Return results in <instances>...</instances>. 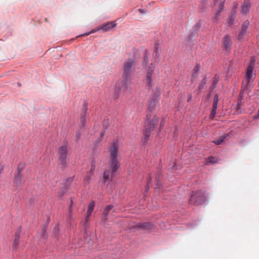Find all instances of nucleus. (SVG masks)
Here are the masks:
<instances>
[{
	"label": "nucleus",
	"instance_id": "f257e3e1",
	"mask_svg": "<svg viewBox=\"0 0 259 259\" xmlns=\"http://www.w3.org/2000/svg\"><path fill=\"white\" fill-rule=\"evenodd\" d=\"M118 143L115 142L109 148V167L104 171L103 174L104 182H106L108 180L112 179L120 166L119 162L117 159L118 154Z\"/></svg>",
	"mask_w": 259,
	"mask_h": 259
},
{
	"label": "nucleus",
	"instance_id": "f03ea898",
	"mask_svg": "<svg viewBox=\"0 0 259 259\" xmlns=\"http://www.w3.org/2000/svg\"><path fill=\"white\" fill-rule=\"evenodd\" d=\"M135 64V61L132 59H128L125 61L123 64V72L122 74V77L123 81L120 82H117L116 84L115 90V95L114 96V98L116 99L118 97V94L116 93L117 91L122 89L123 91H126L128 88V85L132 80V75L135 70L134 67Z\"/></svg>",
	"mask_w": 259,
	"mask_h": 259
},
{
	"label": "nucleus",
	"instance_id": "7ed1b4c3",
	"mask_svg": "<svg viewBox=\"0 0 259 259\" xmlns=\"http://www.w3.org/2000/svg\"><path fill=\"white\" fill-rule=\"evenodd\" d=\"M255 61V58L252 57L250 59V64L247 68L245 77L242 81V84L244 88H247L255 78V74L253 73Z\"/></svg>",
	"mask_w": 259,
	"mask_h": 259
},
{
	"label": "nucleus",
	"instance_id": "20e7f679",
	"mask_svg": "<svg viewBox=\"0 0 259 259\" xmlns=\"http://www.w3.org/2000/svg\"><path fill=\"white\" fill-rule=\"evenodd\" d=\"M204 201L203 194L199 191L193 192L189 199V203L194 205H198Z\"/></svg>",
	"mask_w": 259,
	"mask_h": 259
},
{
	"label": "nucleus",
	"instance_id": "39448f33",
	"mask_svg": "<svg viewBox=\"0 0 259 259\" xmlns=\"http://www.w3.org/2000/svg\"><path fill=\"white\" fill-rule=\"evenodd\" d=\"M138 228L142 230H151L154 228V226L151 223L145 222L142 223H139L136 225L134 226L133 227L130 228V229L137 230Z\"/></svg>",
	"mask_w": 259,
	"mask_h": 259
},
{
	"label": "nucleus",
	"instance_id": "423d86ee",
	"mask_svg": "<svg viewBox=\"0 0 259 259\" xmlns=\"http://www.w3.org/2000/svg\"><path fill=\"white\" fill-rule=\"evenodd\" d=\"M225 1V0H220V2H218V0H215L214 2V6H217V5H218V10L215 13L214 17L212 19L213 22L215 23H217L219 21L220 16V13L224 8Z\"/></svg>",
	"mask_w": 259,
	"mask_h": 259
},
{
	"label": "nucleus",
	"instance_id": "0eeeda50",
	"mask_svg": "<svg viewBox=\"0 0 259 259\" xmlns=\"http://www.w3.org/2000/svg\"><path fill=\"white\" fill-rule=\"evenodd\" d=\"M59 155V159L61 161V164L63 166L66 165V158L67 154V148L66 145L62 146L58 150Z\"/></svg>",
	"mask_w": 259,
	"mask_h": 259
},
{
	"label": "nucleus",
	"instance_id": "6e6552de",
	"mask_svg": "<svg viewBox=\"0 0 259 259\" xmlns=\"http://www.w3.org/2000/svg\"><path fill=\"white\" fill-rule=\"evenodd\" d=\"M147 118L148 120V122L149 125H147L146 127V130L145 132V135L147 138H148V137L150 136L149 132L154 128V125L158 122V118L156 117H154L152 120L150 121H149V115L147 116Z\"/></svg>",
	"mask_w": 259,
	"mask_h": 259
},
{
	"label": "nucleus",
	"instance_id": "1a4fd4ad",
	"mask_svg": "<svg viewBox=\"0 0 259 259\" xmlns=\"http://www.w3.org/2000/svg\"><path fill=\"white\" fill-rule=\"evenodd\" d=\"M153 71H154V67H150L149 68V69H148L147 73L146 78L145 79V82L146 84H147L148 85V86L149 87H151L152 86Z\"/></svg>",
	"mask_w": 259,
	"mask_h": 259
},
{
	"label": "nucleus",
	"instance_id": "9d476101",
	"mask_svg": "<svg viewBox=\"0 0 259 259\" xmlns=\"http://www.w3.org/2000/svg\"><path fill=\"white\" fill-rule=\"evenodd\" d=\"M219 101V97L218 95H215L213 101V104H212V108L211 111V113L210 114V118L211 119H213L216 114V110L217 109L218 104Z\"/></svg>",
	"mask_w": 259,
	"mask_h": 259
},
{
	"label": "nucleus",
	"instance_id": "9b49d317",
	"mask_svg": "<svg viewBox=\"0 0 259 259\" xmlns=\"http://www.w3.org/2000/svg\"><path fill=\"white\" fill-rule=\"evenodd\" d=\"M88 110L87 103L86 102H83V104L82 107V113L80 116V123L82 126L84 125L85 121V114Z\"/></svg>",
	"mask_w": 259,
	"mask_h": 259
},
{
	"label": "nucleus",
	"instance_id": "f8f14e48",
	"mask_svg": "<svg viewBox=\"0 0 259 259\" xmlns=\"http://www.w3.org/2000/svg\"><path fill=\"white\" fill-rule=\"evenodd\" d=\"M222 42L224 45V47L226 50H230L232 45V41L231 37L228 35H225L222 40Z\"/></svg>",
	"mask_w": 259,
	"mask_h": 259
},
{
	"label": "nucleus",
	"instance_id": "ddd939ff",
	"mask_svg": "<svg viewBox=\"0 0 259 259\" xmlns=\"http://www.w3.org/2000/svg\"><path fill=\"white\" fill-rule=\"evenodd\" d=\"M249 25V22L246 21H245L242 26V29L241 30L239 33V34L238 36V39H241L243 38V36L245 34H246V30L247 29V27Z\"/></svg>",
	"mask_w": 259,
	"mask_h": 259
},
{
	"label": "nucleus",
	"instance_id": "4468645a",
	"mask_svg": "<svg viewBox=\"0 0 259 259\" xmlns=\"http://www.w3.org/2000/svg\"><path fill=\"white\" fill-rule=\"evenodd\" d=\"M251 6V2L250 0H244L243 5H242L241 12L243 14H246L249 12V9Z\"/></svg>",
	"mask_w": 259,
	"mask_h": 259
},
{
	"label": "nucleus",
	"instance_id": "2eb2a0df",
	"mask_svg": "<svg viewBox=\"0 0 259 259\" xmlns=\"http://www.w3.org/2000/svg\"><path fill=\"white\" fill-rule=\"evenodd\" d=\"M115 25L116 24L113 22H108L100 26V30H102L103 32H106L114 27Z\"/></svg>",
	"mask_w": 259,
	"mask_h": 259
},
{
	"label": "nucleus",
	"instance_id": "dca6fc26",
	"mask_svg": "<svg viewBox=\"0 0 259 259\" xmlns=\"http://www.w3.org/2000/svg\"><path fill=\"white\" fill-rule=\"evenodd\" d=\"M157 102L158 101L152 100V98H150L149 100L148 109L150 111L153 110L156 108Z\"/></svg>",
	"mask_w": 259,
	"mask_h": 259
},
{
	"label": "nucleus",
	"instance_id": "f3484780",
	"mask_svg": "<svg viewBox=\"0 0 259 259\" xmlns=\"http://www.w3.org/2000/svg\"><path fill=\"white\" fill-rule=\"evenodd\" d=\"M95 206V202L94 201H92L90 203L88 208V214L86 217V221L88 219L89 217L91 215L92 212L94 210V208Z\"/></svg>",
	"mask_w": 259,
	"mask_h": 259
},
{
	"label": "nucleus",
	"instance_id": "a211bd4d",
	"mask_svg": "<svg viewBox=\"0 0 259 259\" xmlns=\"http://www.w3.org/2000/svg\"><path fill=\"white\" fill-rule=\"evenodd\" d=\"M22 175L21 174H16L14 178V183L17 186H20L22 184Z\"/></svg>",
	"mask_w": 259,
	"mask_h": 259
},
{
	"label": "nucleus",
	"instance_id": "6ab92c4d",
	"mask_svg": "<svg viewBox=\"0 0 259 259\" xmlns=\"http://www.w3.org/2000/svg\"><path fill=\"white\" fill-rule=\"evenodd\" d=\"M160 95V89L156 88V90L154 91V93L151 98H152V100H155L158 101Z\"/></svg>",
	"mask_w": 259,
	"mask_h": 259
},
{
	"label": "nucleus",
	"instance_id": "aec40b11",
	"mask_svg": "<svg viewBox=\"0 0 259 259\" xmlns=\"http://www.w3.org/2000/svg\"><path fill=\"white\" fill-rule=\"evenodd\" d=\"M113 206L111 205H108L105 209L103 216L102 217V220H106V217L108 212L112 208Z\"/></svg>",
	"mask_w": 259,
	"mask_h": 259
},
{
	"label": "nucleus",
	"instance_id": "412c9836",
	"mask_svg": "<svg viewBox=\"0 0 259 259\" xmlns=\"http://www.w3.org/2000/svg\"><path fill=\"white\" fill-rule=\"evenodd\" d=\"M226 137V135L223 136L221 137H220L219 139L213 141V142L215 143L216 145H220L224 142V140Z\"/></svg>",
	"mask_w": 259,
	"mask_h": 259
},
{
	"label": "nucleus",
	"instance_id": "4be33fe9",
	"mask_svg": "<svg viewBox=\"0 0 259 259\" xmlns=\"http://www.w3.org/2000/svg\"><path fill=\"white\" fill-rule=\"evenodd\" d=\"M149 59H148V56L147 54V51L146 50L145 52V55L144 57V60L143 62V65L146 66L148 63Z\"/></svg>",
	"mask_w": 259,
	"mask_h": 259
},
{
	"label": "nucleus",
	"instance_id": "5701e85b",
	"mask_svg": "<svg viewBox=\"0 0 259 259\" xmlns=\"http://www.w3.org/2000/svg\"><path fill=\"white\" fill-rule=\"evenodd\" d=\"M199 69H200V65L199 64H196L193 70V73L192 75V77L193 78L195 77V74H196L198 72Z\"/></svg>",
	"mask_w": 259,
	"mask_h": 259
},
{
	"label": "nucleus",
	"instance_id": "b1692460",
	"mask_svg": "<svg viewBox=\"0 0 259 259\" xmlns=\"http://www.w3.org/2000/svg\"><path fill=\"white\" fill-rule=\"evenodd\" d=\"M91 165H92V167L90 169V170L89 171V172H88V174H90L91 175H92L94 173V171L95 169V161H92V163H91Z\"/></svg>",
	"mask_w": 259,
	"mask_h": 259
},
{
	"label": "nucleus",
	"instance_id": "393cba45",
	"mask_svg": "<svg viewBox=\"0 0 259 259\" xmlns=\"http://www.w3.org/2000/svg\"><path fill=\"white\" fill-rule=\"evenodd\" d=\"M206 82V78L205 77H204L203 80L201 81L200 84H199V86L198 88L199 90H201L203 88V87H204V84H205Z\"/></svg>",
	"mask_w": 259,
	"mask_h": 259
},
{
	"label": "nucleus",
	"instance_id": "a878e982",
	"mask_svg": "<svg viewBox=\"0 0 259 259\" xmlns=\"http://www.w3.org/2000/svg\"><path fill=\"white\" fill-rule=\"evenodd\" d=\"M100 30V27H99L98 28H96V29H92L90 32H88V33H86L85 34H83L82 35H81V36H86V35H90V34H92V33H95L96 32V31H99Z\"/></svg>",
	"mask_w": 259,
	"mask_h": 259
},
{
	"label": "nucleus",
	"instance_id": "bb28decb",
	"mask_svg": "<svg viewBox=\"0 0 259 259\" xmlns=\"http://www.w3.org/2000/svg\"><path fill=\"white\" fill-rule=\"evenodd\" d=\"M24 165L23 164H20L17 166V173L21 174V171L23 169Z\"/></svg>",
	"mask_w": 259,
	"mask_h": 259
},
{
	"label": "nucleus",
	"instance_id": "cd10ccee",
	"mask_svg": "<svg viewBox=\"0 0 259 259\" xmlns=\"http://www.w3.org/2000/svg\"><path fill=\"white\" fill-rule=\"evenodd\" d=\"M217 160L215 159V158L213 157H210L208 158L207 162V163H214L217 162Z\"/></svg>",
	"mask_w": 259,
	"mask_h": 259
},
{
	"label": "nucleus",
	"instance_id": "c85d7f7f",
	"mask_svg": "<svg viewBox=\"0 0 259 259\" xmlns=\"http://www.w3.org/2000/svg\"><path fill=\"white\" fill-rule=\"evenodd\" d=\"M242 104V100H241V99H239L238 100V107H237V109L238 110H239L241 108Z\"/></svg>",
	"mask_w": 259,
	"mask_h": 259
},
{
	"label": "nucleus",
	"instance_id": "c756f323",
	"mask_svg": "<svg viewBox=\"0 0 259 259\" xmlns=\"http://www.w3.org/2000/svg\"><path fill=\"white\" fill-rule=\"evenodd\" d=\"M92 175H91L90 174H88V175L87 176H85V180L86 181V182L87 183H89V181H90V180L91 179V177Z\"/></svg>",
	"mask_w": 259,
	"mask_h": 259
},
{
	"label": "nucleus",
	"instance_id": "7c9ffc66",
	"mask_svg": "<svg viewBox=\"0 0 259 259\" xmlns=\"http://www.w3.org/2000/svg\"><path fill=\"white\" fill-rule=\"evenodd\" d=\"M19 239H18L16 238H15V240L13 242V245L14 246H16L17 245H18V244H19Z\"/></svg>",
	"mask_w": 259,
	"mask_h": 259
},
{
	"label": "nucleus",
	"instance_id": "2f4dec72",
	"mask_svg": "<svg viewBox=\"0 0 259 259\" xmlns=\"http://www.w3.org/2000/svg\"><path fill=\"white\" fill-rule=\"evenodd\" d=\"M233 19H234V18H233V16H231L230 17V18H229V20L228 23H229V24L230 25H231V24L232 23V21H233Z\"/></svg>",
	"mask_w": 259,
	"mask_h": 259
},
{
	"label": "nucleus",
	"instance_id": "473e14b6",
	"mask_svg": "<svg viewBox=\"0 0 259 259\" xmlns=\"http://www.w3.org/2000/svg\"><path fill=\"white\" fill-rule=\"evenodd\" d=\"M15 238L18 239H19L20 238V232H17L15 234Z\"/></svg>",
	"mask_w": 259,
	"mask_h": 259
},
{
	"label": "nucleus",
	"instance_id": "72a5a7b5",
	"mask_svg": "<svg viewBox=\"0 0 259 259\" xmlns=\"http://www.w3.org/2000/svg\"><path fill=\"white\" fill-rule=\"evenodd\" d=\"M75 136L76 137V139L78 140L80 138V135L79 133H77L75 135Z\"/></svg>",
	"mask_w": 259,
	"mask_h": 259
},
{
	"label": "nucleus",
	"instance_id": "f704fd0d",
	"mask_svg": "<svg viewBox=\"0 0 259 259\" xmlns=\"http://www.w3.org/2000/svg\"><path fill=\"white\" fill-rule=\"evenodd\" d=\"M105 133V130H103V131L101 132V134H100V137H101V138H102V137L104 136V135Z\"/></svg>",
	"mask_w": 259,
	"mask_h": 259
},
{
	"label": "nucleus",
	"instance_id": "c9c22d12",
	"mask_svg": "<svg viewBox=\"0 0 259 259\" xmlns=\"http://www.w3.org/2000/svg\"><path fill=\"white\" fill-rule=\"evenodd\" d=\"M139 11L141 13L145 14V12L143 9H139Z\"/></svg>",
	"mask_w": 259,
	"mask_h": 259
},
{
	"label": "nucleus",
	"instance_id": "e433bc0d",
	"mask_svg": "<svg viewBox=\"0 0 259 259\" xmlns=\"http://www.w3.org/2000/svg\"><path fill=\"white\" fill-rule=\"evenodd\" d=\"M157 186H158V188H160V185H161L159 183V182L157 181Z\"/></svg>",
	"mask_w": 259,
	"mask_h": 259
},
{
	"label": "nucleus",
	"instance_id": "4c0bfd02",
	"mask_svg": "<svg viewBox=\"0 0 259 259\" xmlns=\"http://www.w3.org/2000/svg\"><path fill=\"white\" fill-rule=\"evenodd\" d=\"M45 231H46V229H45V228H44L42 229V233L44 234L45 233Z\"/></svg>",
	"mask_w": 259,
	"mask_h": 259
},
{
	"label": "nucleus",
	"instance_id": "58836bf2",
	"mask_svg": "<svg viewBox=\"0 0 259 259\" xmlns=\"http://www.w3.org/2000/svg\"><path fill=\"white\" fill-rule=\"evenodd\" d=\"M151 179H150L148 181V184L150 183L151 182Z\"/></svg>",
	"mask_w": 259,
	"mask_h": 259
},
{
	"label": "nucleus",
	"instance_id": "ea45409f",
	"mask_svg": "<svg viewBox=\"0 0 259 259\" xmlns=\"http://www.w3.org/2000/svg\"><path fill=\"white\" fill-rule=\"evenodd\" d=\"M237 5H235V6H234V9H236V8H237Z\"/></svg>",
	"mask_w": 259,
	"mask_h": 259
},
{
	"label": "nucleus",
	"instance_id": "a19ab883",
	"mask_svg": "<svg viewBox=\"0 0 259 259\" xmlns=\"http://www.w3.org/2000/svg\"><path fill=\"white\" fill-rule=\"evenodd\" d=\"M149 188V186H148V185L147 186V188H146V189L148 190Z\"/></svg>",
	"mask_w": 259,
	"mask_h": 259
}]
</instances>
